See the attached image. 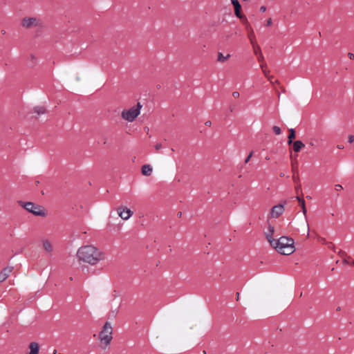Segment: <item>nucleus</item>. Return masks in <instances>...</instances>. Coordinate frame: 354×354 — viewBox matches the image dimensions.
Instances as JSON below:
<instances>
[{"label":"nucleus","mask_w":354,"mask_h":354,"mask_svg":"<svg viewBox=\"0 0 354 354\" xmlns=\"http://www.w3.org/2000/svg\"><path fill=\"white\" fill-rule=\"evenodd\" d=\"M77 257L81 261L95 266L104 259V255L96 247L86 245L77 250Z\"/></svg>","instance_id":"obj_1"},{"label":"nucleus","mask_w":354,"mask_h":354,"mask_svg":"<svg viewBox=\"0 0 354 354\" xmlns=\"http://www.w3.org/2000/svg\"><path fill=\"white\" fill-rule=\"evenodd\" d=\"M294 240L288 236H281L279 239L275 240L272 248H274L279 253L283 255H290L295 251Z\"/></svg>","instance_id":"obj_2"},{"label":"nucleus","mask_w":354,"mask_h":354,"mask_svg":"<svg viewBox=\"0 0 354 354\" xmlns=\"http://www.w3.org/2000/svg\"><path fill=\"white\" fill-rule=\"evenodd\" d=\"M113 328L111 323L106 322L102 328V330L99 334V339L104 347H106L111 343L112 339Z\"/></svg>","instance_id":"obj_3"},{"label":"nucleus","mask_w":354,"mask_h":354,"mask_svg":"<svg viewBox=\"0 0 354 354\" xmlns=\"http://www.w3.org/2000/svg\"><path fill=\"white\" fill-rule=\"evenodd\" d=\"M142 105L138 102L136 106H132L128 110H123L121 113L122 118L128 121L133 122L140 114Z\"/></svg>","instance_id":"obj_4"},{"label":"nucleus","mask_w":354,"mask_h":354,"mask_svg":"<svg viewBox=\"0 0 354 354\" xmlns=\"http://www.w3.org/2000/svg\"><path fill=\"white\" fill-rule=\"evenodd\" d=\"M21 206H23L28 212H31L36 216H44L45 212L43 208L38 205H35L32 202L23 203L20 202Z\"/></svg>","instance_id":"obj_5"},{"label":"nucleus","mask_w":354,"mask_h":354,"mask_svg":"<svg viewBox=\"0 0 354 354\" xmlns=\"http://www.w3.org/2000/svg\"><path fill=\"white\" fill-rule=\"evenodd\" d=\"M42 21L37 17H24L21 21V26L25 28L41 26Z\"/></svg>","instance_id":"obj_6"},{"label":"nucleus","mask_w":354,"mask_h":354,"mask_svg":"<svg viewBox=\"0 0 354 354\" xmlns=\"http://www.w3.org/2000/svg\"><path fill=\"white\" fill-rule=\"evenodd\" d=\"M283 212L284 205L283 204L274 205L272 207L269 216L270 218H277L279 216H281L283 213Z\"/></svg>","instance_id":"obj_7"},{"label":"nucleus","mask_w":354,"mask_h":354,"mask_svg":"<svg viewBox=\"0 0 354 354\" xmlns=\"http://www.w3.org/2000/svg\"><path fill=\"white\" fill-rule=\"evenodd\" d=\"M117 212L119 216L123 220H128L133 215V212L127 207H118Z\"/></svg>","instance_id":"obj_8"},{"label":"nucleus","mask_w":354,"mask_h":354,"mask_svg":"<svg viewBox=\"0 0 354 354\" xmlns=\"http://www.w3.org/2000/svg\"><path fill=\"white\" fill-rule=\"evenodd\" d=\"M274 227L272 226L271 225H269L268 227V231L265 232V236L271 246L273 245V243H274V241L276 240L272 238V235L274 234Z\"/></svg>","instance_id":"obj_9"},{"label":"nucleus","mask_w":354,"mask_h":354,"mask_svg":"<svg viewBox=\"0 0 354 354\" xmlns=\"http://www.w3.org/2000/svg\"><path fill=\"white\" fill-rule=\"evenodd\" d=\"M12 270L13 268L10 266L3 268L0 272V282L4 281L9 277Z\"/></svg>","instance_id":"obj_10"},{"label":"nucleus","mask_w":354,"mask_h":354,"mask_svg":"<svg viewBox=\"0 0 354 354\" xmlns=\"http://www.w3.org/2000/svg\"><path fill=\"white\" fill-rule=\"evenodd\" d=\"M42 245L46 252L51 254L53 251V243L48 239H44L42 241Z\"/></svg>","instance_id":"obj_11"},{"label":"nucleus","mask_w":354,"mask_h":354,"mask_svg":"<svg viewBox=\"0 0 354 354\" xmlns=\"http://www.w3.org/2000/svg\"><path fill=\"white\" fill-rule=\"evenodd\" d=\"M253 46V50H254V53L258 56V61L260 62H263L264 60V57L262 54V52H261V48L258 46V45H254L252 46Z\"/></svg>","instance_id":"obj_12"},{"label":"nucleus","mask_w":354,"mask_h":354,"mask_svg":"<svg viewBox=\"0 0 354 354\" xmlns=\"http://www.w3.org/2000/svg\"><path fill=\"white\" fill-rule=\"evenodd\" d=\"M153 171L152 167L150 165H144L142 167V174L144 176H149L151 174Z\"/></svg>","instance_id":"obj_13"},{"label":"nucleus","mask_w":354,"mask_h":354,"mask_svg":"<svg viewBox=\"0 0 354 354\" xmlns=\"http://www.w3.org/2000/svg\"><path fill=\"white\" fill-rule=\"evenodd\" d=\"M30 353L29 354H38L39 346L36 342H31L29 345Z\"/></svg>","instance_id":"obj_14"},{"label":"nucleus","mask_w":354,"mask_h":354,"mask_svg":"<svg viewBox=\"0 0 354 354\" xmlns=\"http://www.w3.org/2000/svg\"><path fill=\"white\" fill-rule=\"evenodd\" d=\"M246 28L249 31L248 37H249L251 44L252 46L256 45L255 35H254L252 28L250 26H249L248 25H247Z\"/></svg>","instance_id":"obj_15"},{"label":"nucleus","mask_w":354,"mask_h":354,"mask_svg":"<svg viewBox=\"0 0 354 354\" xmlns=\"http://www.w3.org/2000/svg\"><path fill=\"white\" fill-rule=\"evenodd\" d=\"M304 144L301 141L297 140L293 142V150L295 152H299L301 149L304 147Z\"/></svg>","instance_id":"obj_16"},{"label":"nucleus","mask_w":354,"mask_h":354,"mask_svg":"<svg viewBox=\"0 0 354 354\" xmlns=\"http://www.w3.org/2000/svg\"><path fill=\"white\" fill-rule=\"evenodd\" d=\"M230 57V54H227V55L224 56L223 55V53H218L217 62L223 63V62H226Z\"/></svg>","instance_id":"obj_17"},{"label":"nucleus","mask_w":354,"mask_h":354,"mask_svg":"<svg viewBox=\"0 0 354 354\" xmlns=\"http://www.w3.org/2000/svg\"><path fill=\"white\" fill-rule=\"evenodd\" d=\"M295 131L293 129H289V135L288 137V144L291 145L292 143L293 139L295 138Z\"/></svg>","instance_id":"obj_18"},{"label":"nucleus","mask_w":354,"mask_h":354,"mask_svg":"<svg viewBox=\"0 0 354 354\" xmlns=\"http://www.w3.org/2000/svg\"><path fill=\"white\" fill-rule=\"evenodd\" d=\"M297 200L299 201V203H300V205L302 208V212H303V214L306 216V206H305V201L303 198H300L299 196H297Z\"/></svg>","instance_id":"obj_19"},{"label":"nucleus","mask_w":354,"mask_h":354,"mask_svg":"<svg viewBox=\"0 0 354 354\" xmlns=\"http://www.w3.org/2000/svg\"><path fill=\"white\" fill-rule=\"evenodd\" d=\"M34 111L37 113V115H41L46 113V109L44 106H35Z\"/></svg>","instance_id":"obj_20"},{"label":"nucleus","mask_w":354,"mask_h":354,"mask_svg":"<svg viewBox=\"0 0 354 354\" xmlns=\"http://www.w3.org/2000/svg\"><path fill=\"white\" fill-rule=\"evenodd\" d=\"M232 5L234 6V11L235 12H239V10H241V5L239 3V2L238 1H236L235 3H233Z\"/></svg>","instance_id":"obj_21"},{"label":"nucleus","mask_w":354,"mask_h":354,"mask_svg":"<svg viewBox=\"0 0 354 354\" xmlns=\"http://www.w3.org/2000/svg\"><path fill=\"white\" fill-rule=\"evenodd\" d=\"M232 5L234 6V11L235 12H239V10H241V5L239 3V2L238 1H236L235 3H233Z\"/></svg>","instance_id":"obj_22"},{"label":"nucleus","mask_w":354,"mask_h":354,"mask_svg":"<svg viewBox=\"0 0 354 354\" xmlns=\"http://www.w3.org/2000/svg\"><path fill=\"white\" fill-rule=\"evenodd\" d=\"M272 130L274 132V133L277 134V135H279L281 133V129L278 126H274L272 127Z\"/></svg>","instance_id":"obj_23"},{"label":"nucleus","mask_w":354,"mask_h":354,"mask_svg":"<svg viewBox=\"0 0 354 354\" xmlns=\"http://www.w3.org/2000/svg\"><path fill=\"white\" fill-rule=\"evenodd\" d=\"M155 149L158 151L160 149H161L162 148V143L159 142V143H157L155 146Z\"/></svg>","instance_id":"obj_24"},{"label":"nucleus","mask_w":354,"mask_h":354,"mask_svg":"<svg viewBox=\"0 0 354 354\" xmlns=\"http://www.w3.org/2000/svg\"><path fill=\"white\" fill-rule=\"evenodd\" d=\"M335 189L337 192H339L342 189H343V187L341 185H339V184H337V185H335Z\"/></svg>","instance_id":"obj_25"},{"label":"nucleus","mask_w":354,"mask_h":354,"mask_svg":"<svg viewBox=\"0 0 354 354\" xmlns=\"http://www.w3.org/2000/svg\"><path fill=\"white\" fill-rule=\"evenodd\" d=\"M348 139V142L349 143H353L354 142V136L353 135H349Z\"/></svg>","instance_id":"obj_26"},{"label":"nucleus","mask_w":354,"mask_h":354,"mask_svg":"<svg viewBox=\"0 0 354 354\" xmlns=\"http://www.w3.org/2000/svg\"><path fill=\"white\" fill-rule=\"evenodd\" d=\"M253 155V152H250V154L248 155V156L246 158V159L245 160V163H248L250 160V159L251 158V157Z\"/></svg>","instance_id":"obj_27"},{"label":"nucleus","mask_w":354,"mask_h":354,"mask_svg":"<svg viewBox=\"0 0 354 354\" xmlns=\"http://www.w3.org/2000/svg\"><path fill=\"white\" fill-rule=\"evenodd\" d=\"M232 96L234 97V98H238L240 96V93L238 92V91H234L232 93Z\"/></svg>","instance_id":"obj_28"},{"label":"nucleus","mask_w":354,"mask_h":354,"mask_svg":"<svg viewBox=\"0 0 354 354\" xmlns=\"http://www.w3.org/2000/svg\"><path fill=\"white\" fill-rule=\"evenodd\" d=\"M326 245L328 248L333 249L335 251V245L331 242L327 243Z\"/></svg>","instance_id":"obj_29"},{"label":"nucleus","mask_w":354,"mask_h":354,"mask_svg":"<svg viewBox=\"0 0 354 354\" xmlns=\"http://www.w3.org/2000/svg\"><path fill=\"white\" fill-rule=\"evenodd\" d=\"M318 239H319V241L320 242H322L324 244H326L327 243V242L326 241V239L324 238L319 237Z\"/></svg>","instance_id":"obj_30"},{"label":"nucleus","mask_w":354,"mask_h":354,"mask_svg":"<svg viewBox=\"0 0 354 354\" xmlns=\"http://www.w3.org/2000/svg\"><path fill=\"white\" fill-rule=\"evenodd\" d=\"M263 71V74L265 75L266 77H268V73H269V71L267 70L266 68L262 70Z\"/></svg>","instance_id":"obj_31"},{"label":"nucleus","mask_w":354,"mask_h":354,"mask_svg":"<svg viewBox=\"0 0 354 354\" xmlns=\"http://www.w3.org/2000/svg\"><path fill=\"white\" fill-rule=\"evenodd\" d=\"M271 24H272V19H271V18H270V19H268L267 20V21H266V26H270Z\"/></svg>","instance_id":"obj_32"},{"label":"nucleus","mask_w":354,"mask_h":354,"mask_svg":"<svg viewBox=\"0 0 354 354\" xmlns=\"http://www.w3.org/2000/svg\"><path fill=\"white\" fill-rule=\"evenodd\" d=\"M348 56L351 59L354 58V54L352 53H348Z\"/></svg>","instance_id":"obj_33"},{"label":"nucleus","mask_w":354,"mask_h":354,"mask_svg":"<svg viewBox=\"0 0 354 354\" xmlns=\"http://www.w3.org/2000/svg\"><path fill=\"white\" fill-rule=\"evenodd\" d=\"M205 124L206 126L210 127V126L212 125V122H211V121L207 120V121H206V122H205Z\"/></svg>","instance_id":"obj_34"},{"label":"nucleus","mask_w":354,"mask_h":354,"mask_svg":"<svg viewBox=\"0 0 354 354\" xmlns=\"http://www.w3.org/2000/svg\"><path fill=\"white\" fill-rule=\"evenodd\" d=\"M235 15H236L238 17H239V18H242V16H241V13H240V10H239V12H235Z\"/></svg>","instance_id":"obj_35"},{"label":"nucleus","mask_w":354,"mask_h":354,"mask_svg":"<svg viewBox=\"0 0 354 354\" xmlns=\"http://www.w3.org/2000/svg\"><path fill=\"white\" fill-rule=\"evenodd\" d=\"M262 64L260 65V67L262 70L265 69L266 68V64H263V62H261Z\"/></svg>","instance_id":"obj_36"},{"label":"nucleus","mask_w":354,"mask_h":354,"mask_svg":"<svg viewBox=\"0 0 354 354\" xmlns=\"http://www.w3.org/2000/svg\"><path fill=\"white\" fill-rule=\"evenodd\" d=\"M266 10V8L263 6L260 8V11H261V12H265Z\"/></svg>","instance_id":"obj_37"},{"label":"nucleus","mask_w":354,"mask_h":354,"mask_svg":"<svg viewBox=\"0 0 354 354\" xmlns=\"http://www.w3.org/2000/svg\"><path fill=\"white\" fill-rule=\"evenodd\" d=\"M234 106H230V112H233V111H234Z\"/></svg>","instance_id":"obj_38"},{"label":"nucleus","mask_w":354,"mask_h":354,"mask_svg":"<svg viewBox=\"0 0 354 354\" xmlns=\"http://www.w3.org/2000/svg\"><path fill=\"white\" fill-rule=\"evenodd\" d=\"M266 77L268 79V80H270L271 82H272V76H269V75H268V77Z\"/></svg>","instance_id":"obj_39"},{"label":"nucleus","mask_w":354,"mask_h":354,"mask_svg":"<svg viewBox=\"0 0 354 354\" xmlns=\"http://www.w3.org/2000/svg\"><path fill=\"white\" fill-rule=\"evenodd\" d=\"M239 299V292L236 293V300L238 301Z\"/></svg>","instance_id":"obj_40"},{"label":"nucleus","mask_w":354,"mask_h":354,"mask_svg":"<svg viewBox=\"0 0 354 354\" xmlns=\"http://www.w3.org/2000/svg\"><path fill=\"white\" fill-rule=\"evenodd\" d=\"M343 262L345 264L348 263V261L346 259L343 260Z\"/></svg>","instance_id":"obj_41"},{"label":"nucleus","mask_w":354,"mask_h":354,"mask_svg":"<svg viewBox=\"0 0 354 354\" xmlns=\"http://www.w3.org/2000/svg\"><path fill=\"white\" fill-rule=\"evenodd\" d=\"M337 147L339 149H343L344 148L343 145H338Z\"/></svg>","instance_id":"obj_42"},{"label":"nucleus","mask_w":354,"mask_h":354,"mask_svg":"<svg viewBox=\"0 0 354 354\" xmlns=\"http://www.w3.org/2000/svg\"><path fill=\"white\" fill-rule=\"evenodd\" d=\"M181 215H182V213H181L180 212H179L178 213V216L179 217H180V216H181Z\"/></svg>","instance_id":"obj_43"},{"label":"nucleus","mask_w":354,"mask_h":354,"mask_svg":"<svg viewBox=\"0 0 354 354\" xmlns=\"http://www.w3.org/2000/svg\"><path fill=\"white\" fill-rule=\"evenodd\" d=\"M293 179H294V181H295V182H296V181L298 180V178H296V177H294V178H293Z\"/></svg>","instance_id":"obj_44"},{"label":"nucleus","mask_w":354,"mask_h":354,"mask_svg":"<svg viewBox=\"0 0 354 354\" xmlns=\"http://www.w3.org/2000/svg\"><path fill=\"white\" fill-rule=\"evenodd\" d=\"M339 253L341 254L342 256H343L344 252L342 251H340Z\"/></svg>","instance_id":"obj_45"},{"label":"nucleus","mask_w":354,"mask_h":354,"mask_svg":"<svg viewBox=\"0 0 354 354\" xmlns=\"http://www.w3.org/2000/svg\"><path fill=\"white\" fill-rule=\"evenodd\" d=\"M340 310H341L340 307H338V308H337V311H339Z\"/></svg>","instance_id":"obj_46"},{"label":"nucleus","mask_w":354,"mask_h":354,"mask_svg":"<svg viewBox=\"0 0 354 354\" xmlns=\"http://www.w3.org/2000/svg\"><path fill=\"white\" fill-rule=\"evenodd\" d=\"M57 353V350H54L53 353L55 354Z\"/></svg>","instance_id":"obj_47"},{"label":"nucleus","mask_w":354,"mask_h":354,"mask_svg":"<svg viewBox=\"0 0 354 354\" xmlns=\"http://www.w3.org/2000/svg\"><path fill=\"white\" fill-rule=\"evenodd\" d=\"M307 235H309V229L308 230Z\"/></svg>","instance_id":"obj_48"},{"label":"nucleus","mask_w":354,"mask_h":354,"mask_svg":"<svg viewBox=\"0 0 354 354\" xmlns=\"http://www.w3.org/2000/svg\"><path fill=\"white\" fill-rule=\"evenodd\" d=\"M203 354H206V352H205V351H203Z\"/></svg>","instance_id":"obj_49"},{"label":"nucleus","mask_w":354,"mask_h":354,"mask_svg":"<svg viewBox=\"0 0 354 354\" xmlns=\"http://www.w3.org/2000/svg\"><path fill=\"white\" fill-rule=\"evenodd\" d=\"M352 264L354 266V261L352 262Z\"/></svg>","instance_id":"obj_50"},{"label":"nucleus","mask_w":354,"mask_h":354,"mask_svg":"<svg viewBox=\"0 0 354 354\" xmlns=\"http://www.w3.org/2000/svg\"><path fill=\"white\" fill-rule=\"evenodd\" d=\"M59 354H64V353H59Z\"/></svg>","instance_id":"obj_51"}]
</instances>
